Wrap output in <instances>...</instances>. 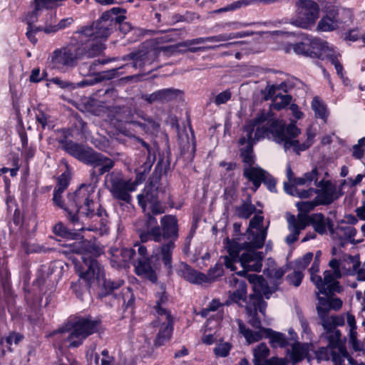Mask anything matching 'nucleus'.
<instances>
[{
	"mask_svg": "<svg viewBox=\"0 0 365 365\" xmlns=\"http://www.w3.org/2000/svg\"><path fill=\"white\" fill-rule=\"evenodd\" d=\"M300 134V129L294 123H290L286 128L282 120H274L269 113L261 112L245 125L240 139L241 155L245 166H252L254 156L252 146L254 143L265 137L272 138L274 142L282 144L285 150L293 148L299 153L309 148L314 143L316 135L311 128L307 130V140L303 143L294 138Z\"/></svg>",
	"mask_w": 365,
	"mask_h": 365,
	"instance_id": "f257e3e1",
	"label": "nucleus"
},
{
	"mask_svg": "<svg viewBox=\"0 0 365 365\" xmlns=\"http://www.w3.org/2000/svg\"><path fill=\"white\" fill-rule=\"evenodd\" d=\"M264 217L256 214L250 221L249 227L242 237L236 240L226 238L224 247L228 255L222 257L225 267L232 271L236 270L235 264L240 262L242 271L237 272V275L244 276L248 271L259 272L262 267L263 255L257 249L263 247L267 237V229L262 222Z\"/></svg>",
	"mask_w": 365,
	"mask_h": 365,
	"instance_id": "f03ea898",
	"label": "nucleus"
},
{
	"mask_svg": "<svg viewBox=\"0 0 365 365\" xmlns=\"http://www.w3.org/2000/svg\"><path fill=\"white\" fill-rule=\"evenodd\" d=\"M119 11V8H113L110 11L104 13L96 22L83 26L76 32L78 40L88 43L86 52L88 57L98 55L105 49L104 42L117 23L119 24V30L122 33L126 34L130 31L131 25L124 21V16L113 17V14L116 15Z\"/></svg>",
	"mask_w": 365,
	"mask_h": 365,
	"instance_id": "7ed1b4c3",
	"label": "nucleus"
},
{
	"mask_svg": "<svg viewBox=\"0 0 365 365\" xmlns=\"http://www.w3.org/2000/svg\"><path fill=\"white\" fill-rule=\"evenodd\" d=\"M96 187L93 185H82L74 193L68 195V202L66 206L63 207L61 203V195L58 192H53V201L56 205L63 208L68 214V217L71 222L76 223L78 221V217L76 214L83 215L86 217H103L104 210L100 207L97 209V202L95 201Z\"/></svg>",
	"mask_w": 365,
	"mask_h": 365,
	"instance_id": "20e7f679",
	"label": "nucleus"
},
{
	"mask_svg": "<svg viewBox=\"0 0 365 365\" xmlns=\"http://www.w3.org/2000/svg\"><path fill=\"white\" fill-rule=\"evenodd\" d=\"M68 153L78 160L92 165L94 168H99L98 175L109 171L113 167V161L102 154L73 143H68L65 145Z\"/></svg>",
	"mask_w": 365,
	"mask_h": 365,
	"instance_id": "39448f33",
	"label": "nucleus"
},
{
	"mask_svg": "<svg viewBox=\"0 0 365 365\" xmlns=\"http://www.w3.org/2000/svg\"><path fill=\"white\" fill-rule=\"evenodd\" d=\"M360 264L358 255H344L339 260L336 259H331L329 262L331 269L325 271L327 283L330 282L329 279L331 278V281L336 282L334 292H339L341 288L339 285L338 279L341 278L343 274H354L359 268Z\"/></svg>",
	"mask_w": 365,
	"mask_h": 365,
	"instance_id": "423d86ee",
	"label": "nucleus"
},
{
	"mask_svg": "<svg viewBox=\"0 0 365 365\" xmlns=\"http://www.w3.org/2000/svg\"><path fill=\"white\" fill-rule=\"evenodd\" d=\"M84 50L75 44L56 49L48 58L50 64L53 68L66 72L77 65L78 61L84 54Z\"/></svg>",
	"mask_w": 365,
	"mask_h": 365,
	"instance_id": "0eeeda50",
	"label": "nucleus"
},
{
	"mask_svg": "<svg viewBox=\"0 0 365 365\" xmlns=\"http://www.w3.org/2000/svg\"><path fill=\"white\" fill-rule=\"evenodd\" d=\"M352 12L350 9L338 5H331L326 8L325 14L319 20L317 29L323 32L332 31L350 22Z\"/></svg>",
	"mask_w": 365,
	"mask_h": 365,
	"instance_id": "6e6552de",
	"label": "nucleus"
},
{
	"mask_svg": "<svg viewBox=\"0 0 365 365\" xmlns=\"http://www.w3.org/2000/svg\"><path fill=\"white\" fill-rule=\"evenodd\" d=\"M106 182L112 196L119 200L126 202L131 201L130 192L136 190V180H125L122 173L113 172L106 175Z\"/></svg>",
	"mask_w": 365,
	"mask_h": 365,
	"instance_id": "1a4fd4ad",
	"label": "nucleus"
},
{
	"mask_svg": "<svg viewBox=\"0 0 365 365\" xmlns=\"http://www.w3.org/2000/svg\"><path fill=\"white\" fill-rule=\"evenodd\" d=\"M98 328V322L88 319H80L74 323L66 324L65 329L60 331L68 334L66 336L69 342L68 346L76 347L90 334L94 333Z\"/></svg>",
	"mask_w": 365,
	"mask_h": 365,
	"instance_id": "9d476101",
	"label": "nucleus"
},
{
	"mask_svg": "<svg viewBox=\"0 0 365 365\" xmlns=\"http://www.w3.org/2000/svg\"><path fill=\"white\" fill-rule=\"evenodd\" d=\"M319 16V6L314 0H297L296 17L292 24L297 27L309 29Z\"/></svg>",
	"mask_w": 365,
	"mask_h": 365,
	"instance_id": "9b49d317",
	"label": "nucleus"
},
{
	"mask_svg": "<svg viewBox=\"0 0 365 365\" xmlns=\"http://www.w3.org/2000/svg\"><path fill=\"white\" fill-rule=\"evenodd\" d=\"M83 264H76L75 268L78 273L79 277L87 282L89 286H101L105 272L97 261L93 259L88 258L86 255L81 256Z\"/></svg>",
	"mask_w": 365,
	"mask_h": 365,
	"instance_id": "f8f14e48",
	"label": "nucleus"
},
{
	"mask_svg": "<svg viewBox=\"0 0 365 365\" xmlns=\"http://www.w3.org/2000/svg\"><path fill=\"white\" fill-rule=\"evenodd\" d=\"M163 234L158 226L151 229V235L155 242H160L162 238L165 240H173L176 241L178 237V220L173 215H165L160 220Z\"/></svg>",
	"mask_w": 365,
	"mask_h": 365,
	"instance_id": "ddd939ff",
	"label": "nucleus"
},
{
	"mask_svg": "<svg viewBox=\"0 0 365 365\" xmlns=\"http://www.w3.org/2000/svg\"><path fill=\"white\" fill-rule=\"evenodd\" d=\"M317 171L314 168L309 173H306L303 176L295 178L291 185L284 182V191L292 196H297L300 198H308L314 193V189L299 191L297 187L302 185H309L313 180H317Z\"/></svg>",
	"mask_w": 365,
	"mask_h": 365,
	"instance_id": "4468645a",
	"label": "nucleus"
},
{
	"mask_svg": "<svg viewBox=\"0 0 365 365\" xmlns=\"http://www.w3.org/2000/svg\"><path fill=\"white\" fill-rule=\"evenodd\" d=\"M155 326L160 327L159 332L154 341L155 346H160L168 341L173 333V317L167 309H160L158 317L154 322Z\"/></svg>",
	"mask_w": 365,
	"mask_h": 365,
	"instance_id": "2eb2a0df",
	"label": "nucleus"
},
{
	"mask_svg": "<svg viewBox=\"0 0 365 365\" xmlns=\"http://www.w3.org/2000/svg\"><path fill=\"white\" fill-rule=\"evenodd\" d=\"M319 271V259H314V261L309 269L311 280L315 284L319 293L324 294L328 295L329 294L334 293V289H336V282H333L331 281V278H330V282L327 283V280L325 279V272H324V279L317 274Z\"/></svg>",
	"mask_w": 365,
	"mask_h": 365,
	"instance_id": "dca6fc26",
	"label": "nucleus"
},
{
	"mask_svg": "<svg viewBox=\"0 0 365 365\" xmlns=\"http://www.w3.org/2000/svg\"><path fill=\"white\" fill-rule=\"evenodd\" d=\"M318 190L314 189V193L317 194V200L322 205L330 204L337 197L336 186L329 180H322L318 184Z\"/></svg>",
	"mask_w": 365,
	"mask_h": 365,
	"instance_id": "f3484780",
	"label": "nucleus"
},
{
	"mask_svg": "<svg viewBox=\"0 0 365 365\" xmlns=\"http://www.w3.org/2000/svg\"><path fill=\"white\" fill-rule=\"evenodd\" d=\"M266 307L267 303L263 301L262 296H250V302L246 304V310L251 317L249 322L253 327H259L261 324L260 321L255 317L257 309L264 314Z\"/></svg>",
	"mask_w": 365,
	"mask_h": 365,
	"instance_id": "a211bd4d",
	"label": "nucleus"
},
{
	"mask_svg": "<svg viewBox=\"0 0 365 365\" xmlns=\"http://www.w3.org/2000/svg\"><path fill=\"white\" fill-rule=\"evenodd\" d=\"M307 217L301 215H297V217L291 216L288 219V228L290 234L285 239L287 244L291 245L298 240L300 232L307 226Z\"/></svg>",
	"mask_w": 365,
	"mask_h": 365,
	"instance_id": "6ab92c4d",
	"label": "nucleus"
},
{
	"mask_svg": "<svg viewBox=\"0 0 365 365\" xmlns=\"http://www.w3.org/2000/svg\"><path fill=\"white\" fill-rule=\"evenodd\" d=\"M298 215L307 217L308 221L307 226L312 224L317 232L324 234L327 232V228L332 232L331 221L329 218H325L322 213H315L310 216L303 213H299Z\"/></svg>",
	"mask_w": 365,
	"mask_h": 365,
	"instance_id": "aec40b11",
	"label": "nucleus"
},
{
	"mask_svg": "<svg viewBox=\"0 0 365 365\" xmlns=\"http://www.w3.org/2000/svg\"><path fill=\"white\" fill-rule=\"evenodd\" d=\"M311 57L329 58L334 53L327 41L319 38H310Z\"/></svg>",
	"mask_w": 365,
	"mask_h": 365,
	"instance_id": "412c9836",
	"label": "nucleus"
},
{
	"mask_svg": "<svg viewBox=\"0 0 365 365\" xmlns=\"http://www.w3.org/2000/svg\"><path fill=\"white\" fill-rule=\"evenodd\" d=\"M247 277L249 282L252 285L255 292L252 296H264L267 299L269 298L272 290L262 276L252 274H248Z\"/></svg>",
	"mask_w": 365,
	"mask_h": 365,
	"instance_id": "4be33fe9",
	"label": "nucleus"
},
{
	"mask_svg": "<svg viewBox=\"0 0 365 365\" xmlns=\"http://www.w3.org/2000/svg\"><path fill=\"white\" fill-rule=\"evenodd\" d=\"M267 173L258 166H245L244 175L251 181L257 190L262 182H266Z\"/></svg>",
	"mask_w": 365,
	"mask_h": 365,
	"instance_id": "5701e85b",
	"label": "nucleus"
},
{
	"mask_svg": "<svg viewBox=\"0 0 365 365\" xmlns=\"http://www.w3.org/2000/svg\"><path fill=\"white\" fill-rule=\"evenodd\" d=\"M129 58L133 60V66L135 68L143 69L146 66L150 65L156 58V52L149 51L148 52H138L131 53Z\"/></svg>",
	"mask_w": 365,
	"mask_h": 365,
	"instance_id": "b1692460",
	"label": "nucleus"
},
{
	"mask_svg": "<svg viewBox=\"0 0 365 365\" xmlns=\"http://www.w3.org/2000/svg\"><path fill=\"white\" fill-rule=\"evenodd\" d=\"M230 283L237 288V290L230 295L229 300L242 306V303L245 302L247 297V286L245 281L233 277L230 280Z\"/></svg>",
	"mask_w": 365,
	"mask_h": 365,
	"instance_id": "393cba45",
	"label": "nucleus"
},
{
	"mask_svg": "<svg viewBox=\"0 0 365 365\" xmlns=\"http://www.w3.org/2000/svg\"><path fill=\"white\" fill-rule=\"evenodd\" d=\"M173 240H165L160 247V252L157 254L158 258L161 259L168 269L172 268V255L175 247Z\"/></svg>",
	"mask_w": 365,
	"mask_h": 365,
	"instance_id": "a878e982",
	"label": "nucleus"
},
{
	"mask_svg": "<svg viewBox=\"0 0 365 365\" xmlns=\"http://www.w3.org/2000/svg\"><path fill=\"white\" fill-rule=\"evenodd\" d=\"M180 272L181 276L190 283L200 284L208 282V278L205 274L192 269L187 264H182Z\"/></svg>",
	"mask_w": 365,
	"mask_h": 365,
	"instance_id": "bb28decb",
	"label": "nucleus"
},
{
	"mask_svg": "<svg viewBox=\"0 0 365 365\" xmlns=\"http://www.w3.org/2000/svg\"><path fill=\"white\" fill-rule=\"evenodd\" d=\"M240 332L245 338L248 344L255 343L260 341L262 338L265 337L264 330L266 328H262L260 326L257 327L258 331H252L247 329L241 320L237 321Z\"/></svg>",
	"mask_w": 365,
	"mask_h": 365,
	"instance_id": "cd10ccee",
	"label": "nucleus"
},
{
	"mask_svg": "<svg viewBox=\"0 0 365 365\" xmlns=\"http://www.w3.org/2000/svg\"><path fill=\"white\" fill-rule=\"evenodd\" d=\"M231 37L232 36L228 35V34H220L216 36L200 37L194 39L187 40L182 42L181 45L183 46H190L194 44H202L207 42L220 43L222 41L231 40Z\"/></svg>",
	"mask_w": 365,
	"mask_h": 365,
	"instance_id": "c85d7f7f",
	"label": "nucleus"
},
{
	"mask_svg": "<svg viewBox=\"0 0 365 365\" xmlns=\"http://www.w3.org/2000/svg\"><path fill=\"white\" fill-rule=\"evenodd\" d=\"M135 272L137 275L147 279L152 282H155L157 280L155 272L147 261L139 260L135 265Z\"/></svg>",
	"mask_w": 365,
	"mask_h": 365,
	"instance_id": "c756f323",
	"label": "nucleus"
},
{
	"mask_svg": "<svg viewBox=\"0 0 365 365\" xmlns=\"http://www.w3.org/2000/svg\"><path fill=\"white\" fill-rule=\"evenodd\" d=\"M331 233L334 237H335L334 235H336L340 240L344 242H354V237L356 234V230L351 225L341 223L336 228L335 231L332 230V232Z\"/></svg>",
	"mask_w": 365,
	"mask_h": 365,
	"instance_id": "7c9ffc66",
	"label": "nucleus"
},
{
	"mask_svg": "<svg viewBox=\"0 0 365 365\" xmlns=\"http://www.w3.org/2000/svg\"><path fill=\"white\" fill-rule=\"evenodd\" d=\"M137 199L139 205L145 211L147 202L149 204L158 200L157 190L152 185H146L143 193L138 195Z\"/></svg>",
	"mask_w": 365,
	"mask_h": 365,
	"instance_id": "2f4dec72",
	"label": "nucleus"
},
{
	"mask_svg": "<svg viewBox=\"0 0 365 365\" xmlns=\"http://www.w3.org/2000/svg\"><path fill=\"white\" fill-rule=\"evenodd\" d=\"M310 345L308 344L296 343L292 345L290 352V359L292 364H296L307 357Z\"/></svg>",
	"mask_w": 365,
	"mask_h": 365,
	"instance_id": "473e14b6",
	"label": "nucleus"
},
{
	"mask_svg": "<svg viewBox=\"0 0 365 365\" xmlns=\"http://www.w3.org/2000/svg\"><path fill=\"white\" fill-rule=\"evenodd\" d=\"M95 347L92 348L91 351H88L86 356L88 361H94L95 365H110L113 362V358L109 356L108 351L104 349L101 351V357L94 353Z\"/></svg>",
	"mask_w": 365,
	"mask_h": 365,
	"instance_id": "72a5a7b5",
	"label": "nucleus"
},
{
	"mask_svg": "<svg viewBox=\"0 0 365 365\" xmlns=\"http://www.w3.org/2000/svg\"><path fill=\"white\" fill-rule=\"evenodd\" d=\"M284 50L287 53H289L291 50H293V51L298 55H304L311 57L310 38H304L301 42L294 45H290L285 48Z\"/></svg>",
	"mask_w": 365,
	"mask_h": 365,
	"instance_id": "f704fd0d",
	"label": "nucleus"
},
{
	"mask_svg": "<svg viewBox=\"0 0 365 365\" xmlns=\"http://www.w3.org/2000/svg\"><path fill=\"white\" fill-rule=\"evenodd\" d=\"M311 107L316 118L322 119L324 122L327 120L329 110L327 105L318 97L315 96L311 103Z\"/></svg>",
	"mask_w": 365,
	"mask_h": 365,
	"instance_id": "c9c22d12",
	"label": "nucleus"
},
{
	"mask_svg": "<svg viewBox=\"0 0 365 365\" xmlns=\"http://www.w3.org/2000/svg\"><path fill=\"white\" fill-rule=\"evenodd\" d=\"M265 337L269 338V342L273 347H283L287 344L285 336L270 329L264 330Z\"/></svg>",
	"mask_w": 365,
	"mask_h": 365,
	"instance_id": "e433bc0d",
	"label": "nucleus"
},
{
	"mask_svg": "<svg viewBox=\"0 0 365 365\" xmlns=\"http://www.w3.org/2000/svg\"><path fill=\"white\" fill-rule=\"evenodd\" d=\"M35 8L34 11L27 16V21L31 25L34 23L37 17V13L42 9H48L52 6V0H34Z\"/></svg>",
	"mask_w": 365,
	"mask_h": 365,
	"instance_id": "4c0bfd02",
	"label": "nucleus"
},
{
	"mask_svg": "<svg viewBox=\"0 0 365 365\" xmlns=\"http://www.w3.org/2000/svg\"><path fill=\"white\" fill-rule=\"evenodd\" d=\"M254 364L255 365H264L262 364V361L265 359L269 354V349L267 346L262 343L259 344L254 350Z\"/></svg>",
	"mask_w": 365,
	"mask_h": 365,
	"instance_id": "58836bf2",
	"label": "nucleus"
},
{
	"mask_svg": "<svg viewBox=\"0 0 365 365\" xmlns=\"http://www.w3.org/2000/svg\"><path fill=\"white\" fill-rule=\"evenodd\" d=\"M270 263L272 264V265L266 269L264 272L271 281L277 282L284 274L286 270L283 267H277L273 261H270Z\"/></svg>",
	"mask_w": 365,
	"mask_h": 365,
	"instance_id": "ea45409f",
	"label": "nucleus"
},
{
	"mask_svg": "<svg viewBox=\"0 0 365 365\" xmlns=\"http://www.w3.org/2000/svg\"><path fill=\"white\" fill-rule=\"evenodd\" d=\"M175 96V91L172 89H163L152 93L148 101L153 102L155 101H168Z\"/></svg>",
	"mask_w": 365,
	"mask_h": 365,
	"instance_id": "a19ab883",
	"label": "nucleus"
},
{
	"mask_svg": "<svg viewBox=\"0 0 365 365\" xmlns=\"http://www.w3.org/2000/svg\"><path fill=\"white\" fill-rule=\"evenodd\" d=\"M319 318L322 320V324L324 329L327 331H331L335 326L341 325L343 323L341 319L336 317H329V314Z\"/></svg>",
	"mask_w": 365,
	"mask_h": 365,
	"instance_id": "79ce46f5",
	"label": "nucleus"
},
{
	"mask_svg": "<svg viewBox=\"0 0 365 365\" xmlns=\"http://www.w3.org/2000/svg\"><path fill=\"white\" fill-rule=\"evenodd\" d=\"M240 42H231V43H219L217 45H213V46H195L197 44L192 45L190 46L187 47V51L190 52H197V51H205L207 50H215L217 48L222 47V48H227L229 46L234 45L239 43Z\"/></svg>",
	"mask_w": 365,
	"mask_h": 365,
	"instance_id": "37998d69",
	"label": "nucleus"
},
{
	"mask_svg": "<svg viewBox=\"0 0 365 365\" xmlns=\"http://www.w3.org/2000/svg\"><path fill=\"white\" fill-rule=\"evenodd\" d=\"M319 205L322 204L319 202V200H317V198L316 197L315 200L312 201L300 202L297 203V207L299 211V213L307 215V213L313 210L314 208Z\"/></svg>",
	"mask_w": 365,
	"mask_h": 365,
	"instance_id": "c03bdc74",
	"label": "nucleus"
},
{
	"mask_svg": "<svg viewBox=\"0 0 365 365\" xmlns=\"http://www.w3.org/2000/svg\"><path fill=\"white\" fill-rule=\"evenodd\" d=\"M291 101V97L288 95L277 96L271 106V108L275 110H281L287 106Z\"/></svg>",
	"mask_w": 365,
	"mask_h": 365,
	"instance_id": "a18cd8bd",
	"label": "nucleus"
},
{
	"mask_svg": "<svg viewBox=\"0 0 365 365\" xmlns=\"http://www.w3.org/2000/svg\"><path fill=\"white\" fill-rule=\"evenodd\" d=\"M123 284V280H117V281H110L106 280V278H103V281L101 286L105 289L104 294H108L114 289H118Z\"/></svg>",
	"mask_w": 365,
	"mask_h": 365,
	"instance_id": "49530a36",
	"label": "nucleus"
},
{
	"mask_svg": "<svg viewBox=\"0 0 365 365\" xmlns=\"http://www.w3.org/2000/svg\"><path fill=\"white\" fill-rule=\"evenodd\" d=\"M255 207L250 203H244L238 210V215L240 217L247 219L255 212Z\"/></svg>",
	"mask_w": 365,
	"mask_h": 365,
	"instance_id": "de8ad7c7",
	"label": "nucleus"
},
{
	"mask_svg": "<svg viewBox=\"0 0 365 365\" xmlns=\"http://www.w3.org/2000/svg\"><path fill=\"white\" fill-rule=\"evenodd\" d=\"M317 309L319 317H324V316L327 315L329 309H331V308L329 307L328 299L319 297V304Z\"/></svg>",
	"mask_w": 365,
	"mask_h": 365,
	"instance_id": "09e8293b",
	"label": "nucleus"
},
{
	"mask_svg": "<svg viewBox=\"0 0 365 365\" xmlns=\"http://www.w3.org/2000/svg\"><path fill=\"white\" fill-rule=\"evenodd\" d=\"M231 349V345L227 342H222L218 344L215 349V354L220 357H225L228 355Z\"/></svg>",
	"mask_w": 365,
	"mask_h": 365,
	"instance_id": "8fccbe9b",
	"label": "nucleus"
},
{
	"mask_svg": "<svg viewBox=\"0 0 365 365\" xmlns=\"http://www.w3.org/2000/svg\"><path fill=\"white\" fill-rule=\"evenodd\" d=\"M53 232L56 235L66 238H72L73 234L62 224L58 223L53 227Z\"/></svg>",
	"mask_w": 365,
	"mask_h": 365,
	"instance_id": "3c124183",
	"label": "nucleus"
},
{
	"mask_svg": "<svg viewBox=\"0 0 365 365\" xmlns=\"http://www.w3.org/2000/svg\"><path fill=\"white\" fill-rule=\"evenodd\" d=\"M304 275L300 270L294 271L292 274L287 276V279L290 284L295 287L300 285Z\"/></svg>",
	"mask_w": 365,
	"mask_h": 365,
	"instance_id": "603ef678",
	"label": "nucleus"
},
{
	"mask_svg": "<svg viewBox=\"0 0 365 365\" xmlns=\"http://www.w3.org/2000/svg\"><path fill=\"white\" fill-rule=\"evenodd\" d=\"M222 266L221 264H216L213 268L209 270L208 274L206 276L208 278V282H210L222 275Z\"/></svg>",
	"mask_w": 365,
	"mask_h": 365,
	"instance_id": "864d4df0",
	"label": "nucleus"
},
{
	"mask_svg": "<svg viewBox=\"0 0 365 365\" xmlns=\"http://www.w3.org/2000/svg\"><path fill=\"white\" fill-rule=\"evenodd\" d=\"M313 258L312 252H307L302 258L297 260V265L299 269H304Z\"/></svg>",
	"mask_w": 365,
	"mask_h": 365,
	"instance_id": "5fc2aeb1",
	"label": "nucleus"
},
{
	"mask_svg": "<svg viewBox=\"0 0 365 365\" xmlns=\"http://www.w3.org/2000/svg\"><path fill=\"white\" fill-rule=\"evenodd\" d=\"M231 98V93L229 91H225L217 94L214 100V103L219 106L227 102Z\"/></svg>",
	"mask_w": 365,
	"mask_h": 365,
	"instance_id": "6e6d98bb",
	"label": "nucleus"
},
{
	"mask_svg": "<svg viewBox=\"0 0 365 365\" xmlns=\"http://www.w3.org/2000/svg\"><path fill=\"white\" fill-rule=\"evenodd\" d=\"M73 20L72 18H66L62 19L57 26H54V28L51 30L48 28L45 29L46 33L55 32L59 29H64L68 25H71L73 23Z\"/></svg>",
	"mask_w": 365,
	"mask_h": 365,
	"instance_id": "4d7b16f0",
	"label": "nucleus"
},
{
	"mask_svg": "<svg viewBox=\"0 0 365 365\" xmlns=\"http://www.w3.org/2000/svg\"><path fill=\"white\" fill-rule=\"evenodd\" d=\"M331 64H333L336 71V73L340 76L343 77V66L337 59L335 52L329 58Z\"/></svg>",
	"mask_w": 365,
	"mask_h": 365,
	"instance_id": "13d9d810",
	"label": "nucleus"
},
{
	"mask_svg": "<svg viewBox=\"0 0 365 365\" xmlns=\"http://www.w3.org/2000/svg\"><path fill=\"white\" fill-rule=\"evenodd\" d=\"M242 7H245L242 0H238L220 9L219 11L226 12L229 11H235Z\"/></svg>",
	"mask_w": 365,
	"mask_h": 365,
	"instance_id": "bf43d9fd",
	"label": "nucleus"
},
{
	"mask_svg": "<svg viewBox=\"0 0 365 365\" xmlns=\"http://www.w3.org/2000/svg\"><path fill=\"white\" fill-rule=\"evenodd\" d=\"M149 205L150 209L154 215L162 214L165 210V207L163 206L158 200L149 203Z\"/></svg>",
	"mask_w": 365,
	"mask_h": 365,
	"instance_id": "052dcab7",
	"label": "nucleus"
},
{
	"mask_svg": "<svg viewBox=\"0 0 365 365\" xmlns=\"http://www.w3.org/2000/svg\"><path fill=\"white\" fill-rule=\"evenodd\" d=\"M357 333L356 329H349V339L350 343L352 344L353 348L356 351L361 349L360 343L356 339Z\"/></svg>",
	"mask_w": 365,
	"mask_h": 365,
	"instance_id": "680f3d73",
	"label": "nucleus"
},
{
	"mask_svg": "<svg viewBox=\"0 0 365 365\" xmlns=\"http://www.w3.org/2000/svg\"><path fill=\"white\" fill-rule=\"evenodd\" d=\"M168 300V297L165 294V292H160L158 295V299H157V302H156V306L155 307V310H156V312H157V314L158 315V311L159 309H165V308H163L162 307V305L163 304H165Z\"/></svg>",
	"mask_w": 365,
	"mask_h": 365,
	"instance_id": "e2e57ef3",
	"label": "nucleus"
},
{
	"mask_svg": "<svg viewBox=\"0 0 365 365\" xmlns=\"http://www.w3.org/2000/svg\"><path fill=\"white\" fill-rule=\"evenodd\" d=\"M120 255L122 256V261L125 262L133 257L135 250L129 248H123L120 250Z\"/></svg>",
	"mask_w": 365,
	"mask_h": 365,
	"instance_id": "0e129e2a",
	"label": "nucleus"
},
{
	"mask_svg": "<svg viewBox=\"0 0 365 365\" xmlns=\"http://www.w3.org/2000/svg\"><path fill=\"white\" fill-rule=\"evenodd\" d=\"M44 78L43 74H41L39 68H34L31 71V74L30 76L29 80L33 83H38L43 80Z\"/></svg>",
	"mask_w": 365,
	"mask_h": 365,
	"instance_id": "69168bd1",
	"label": "nucleus"
},
{
	"mask_svg": "<svg viewBox=\"0 0 365 365\" xmlns=\"http://www.w3.org/2000/svg\"><path fill=\"white\" fill-rule=\"evenodd\" d=\"M21 339V335L16 333H12L6 338V342L9 346H11L13 344H17Z\"/></svg>",
	"mask_w": 365,
	"mask_h": 365,
	"instance_id": "338daca9",
	"label": "nucleus"
},
{
	"mask_svg": "<svg viewBox=\"0 0 365 365\" xmlns=\"http://www.w3.org/2000/svg\"><path fill=\"white\" fill-rule=\"evenodd\" d=\"M264 365H287V361L285 359L272 357L264 361Z\"/></svg>",
	"mask_w": 365,
	"mask_h": 365,
	"instance_id": "774afa93",
	"label": "nucleus"
}]
</instances>
